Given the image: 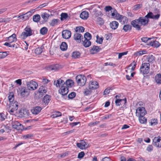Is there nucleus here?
<instances>
[{
    "instance_id": "nucleus-7",
    "label": "nucleus",
    "mask_w": 161,
    "mask_h": 161,
    "mask_svg": "<svg viewBox=\"0 0 161 161\" xmlns=\"http://www.w3.org/2000/svg\"><path fill=\"white\" fill-rule=\"evenodd\" d=\"M19 93L22 97H27L29 94L28 89L24 87H21L19 88Z\"/></svg>"
},
{
    "instance_id": "nucleus-55",
    "label": "nucleus",
    "mask_w": 161,
    "mask_h": 161,
    "mask_svg": "<svg viewBox=\"0 0 161 161\" xmlns=\"http://www.w3.org/2000/svg\"><path fill=\"white\" fill-rule=\"evenodd\" d=\"M142 4H138L135 5L133 7V10H138L142 7Z\"/></svg>"
},
{
    "instance_id": "nucleus-15",
    "label": "nucleus",
    "mask_w": 161,
    "mask_h": 161,
    "mask_svg": "<svg viewBox=\"0 0 161 161\" xmlns=\"http://www.w3.org/2000/svg\"><path fill=\"white\" fill-rule=\"evenodd\" d=\"M74 39L77 42L80 43L81 42V39H83V36L81 34L76 32L74 35Z\"/></svg>"
},
{
    "instance_id": "nucleus-21",
    "label": "nucleus",
    "mask_w": 161,
    "mask_h": 161,
    "mask_svg": "<svg viewBox=\"0 0 161 161\" xmlns=\"http://www.w3.org/2000/svg\"><path fill=\"white\" fill-rule=\"evenodd\" d=\"M42 109V108L41 107L39 106H36L35 107H33L31 109V111L33 114L36 115L40 112Z\"/></svg>"
},
{
    "instance_id": "nucleus-54",
    "label": "nucleus",
    "mask_w": 161,
    "mask_h": 161,
    "mask_svg": "<svg viewBox=\"0 0 161 161\" xmlns=\"http://www.w3.org/2000/svg\"><path fill=\"white\" fill-rule=\"evenodd\" d=\"M97 37V40L96 41V42L99 44H101L103 41V38L101 37L99 38L98 36L97 35L96 36Z\"/></svg>"
},
{
    "instance_id": "nucleus-58",
    "label": "nucleus",
    "mask_w": 161,
    "mask_h": 161,
    "mask_svg": "<svg viewBox=\"0 0 161 161\" xmlns=\"http://www.w3.org/2000/svg\"><path fill=\"white\" fill-rule=\"evenodd\" d=\"M53 115V117H57L61 116L62 114L59 111H57L55 112Z\"/></svg>"
},
{
    "instance_id": "nucleus-2",
    "label": "nucleus",
    "mask_w": 161,
    "mask_h": 161,
    "mask_svg": "<svg viewBox=\"0 0 161 161\" xmlns=\"http://www.w3.org/2000/svg\"><path fill=\"white\" fill-rule=\"evenodd\" d=\"M18 108V103L17 101H15L9 103V107L8 108V111L11 114L15 115L18 113V111H17Z\"/></svg>"
},
{
    "instance_id": "nucleus-18",
    "label": "nucleus",
    "mask_w": 161,
    "mask_h": 161,
    "mask_svg": "<svg viewBox=\"0 0 161 161\" xmlns=\"http://www.w3.org/2000/svg\"><path fill=\"white\" fill-rule=\"evenodd\" d=\"M64 81L61 79H58L57 80H55L54 82V84L57 87H61L64 86Z\"/></svg>"
},
{
    "instance_id": "nucleus-26",
    "label": "nucleus",
    "mask_w": 161,
    "mask_h": 161,
    "mask_svg": "<svg viewBox=\"0 0 161 161\" xmlns=\"http://www.w3.org/2000/svg\"><path fill=\"white\" fill-rule=\"evenodd\" d=\"M74 84V82L71 80H68L65 82L64 86L67 88L71 87Z\"/></svg>"
},
{
    "instance_id": "nucleus-6",
    "label": "nucleus",
    "mask_w": 161,
    "mask_h": 161,
    "mask_svg": "<svg viewBox=\"0 0 161 161\" xmlns=\"http://www.w3.org/2000/svg\"><path fill=\"white\" fill-rule=\"evenodd\" d=\"M77 83L80 86H84L86 82V77L84 75H79L76 77Z\"/></svg>"
},
{
    "instance_id": "nucleus-23",
    "label": "nucleus",
    "mask_w": 161,
    "mask_h": 161,
    "mask_svg": "<svg viewBox=\"0 0 161 161\" xmlns=\"http://www.w3.org/2000/svg\"><path fill=\"white\" fill-rule=\"evenodd\" d=\"M146 60L149 64H152L155 61V58L152 55H149L147 56Z\"/></svg>"
},
{
    "instance_id": "nucleus-17",
    "label": "nucleus",
    "mask_w": 161,
    "mask_h": 161,
    "mask_svg": "<svg viewBox=\"0 0 161 161\" xmlns=\"http://www.w3.org/2000/svg\"><path fill=\"white\" fill-rule=\"evenodd\" d=\"M29 114L28 110L25 109H21L18 111L17 114H19L21 117H25L28 115Z\"/></svg>"
},
{
    "instance_id": "nucleus-57",
    "label": "nucleus",
    "mask_w": 161,
    "mask_h": 161,
    "mask_svg": "<svg viewBox=\"0 0 161 161\" xmlns=\"http://www.w3.org/2000/svg\"><path fill=\"white\" fill-rule=\"evenodd\" d=\"M136 65V63L134 61L130 64L129 67L132 66L131 68V70L132 71H133L135 69Z\"/></svg>"
},
{
    "instance_id": "nucleus-42",
    "label": "nucleus",
    "mask_w": 161,
    "mask_h": 161,
    "mask_svg": "<svg viewBox=\"0 0 161 161\" xmlns=\"http://www.w3.org/2000/svg\"><path fill=\"white\" fill-rule=\"evenodd\" d=\"M67 45L65 42H62L60 45V48L62 51H64L67 49Z\"/></svg>"
},
{
    "instance_id": "nucleus-44",
    "label": "nucleus",
    "mask_w": 161,
    "mask_h": 161,
    "mask_svg": "<svg viewBox=\"0 0 161 161\" xmlns=\"http://www.w3.org/2000/svg\"><path fill=\"white\" fill-rule=\"evenodd\" d=\"M40 19V16L38 14L34 15L33 17V20L34 21L37 22H39Z\"/></svg>"
},
{
    "instance_id": "nucleus-28",
    "label": "nucleus",
    "mask_w": 161,
    "mask_h": 161,
    "mask_svg": "<svg viewBox=\"0 0 161 161\" xmlns=\"http://www.w3.org/2000/svg\"><path fill=\"white\" fill-rule=\"evenodd\" d=\"M82 41L83 45L86 47H88L91 45V42L90 40L84 39V40H83Z\"/></svg>"
},
{
    "instance_id": "nucleus-29",
    "label": "nucleus",
    "mask_w": 161,
    "mask_h": 161,
    "mask_svg": "<svg viewBox=\"0 0 161 161\" xmlns=\"http://www.w3.org/2000/svg\"><path fill=\"white\" fill-rule=\"evenodd\" d=\"M119 25L118 23L116 21H113L111 22L110 26L112 29L115 30L117 28Z\"/></svg>"
},
{
    "instance_id": "nucleus-37",
    "label": "nucleus",
    "mask_w": 161,
    "mask_h": 161,
    "mask_svg": "<svg viewBox=\"0 0 161 161\" xmlns=\"http://www.w3.org/2000/svg\"><path fill=\"white\" fill-rule=\"evenodd\" d=\"M44 46L42 45L41 47H38L36 49L35 51V53L37 54H40L42 52Z\"/></svg>"
},
{
    "instance_id": "nucleus-36",
    "label": "nucleus",
    "mask_w": 161,
    "mask_h": 161,
    "mask_svg": "<svg viewBox=\"0 0 161 161\" xmlns=\"http://www.w3.org/2000/svg\"><path fill=\"white\" fill-rule=\"evenodd\" d=\"M123 101L124 102V103H126V99L125 98L124 99H117L115 101V103L116 105L117 106H120L122 102Z\"/></svg>"
},
{
    "instance_id": "nucleus-19",
    "label": "nucleus",
    "mask_w": 161,
    "mask_h": 161,
    "mask_svg": "<svg viewBox=\"0 0 161 161\" xmlns=\"http://www.w3.org/2000/svg\"><path fill=\"white\" fill-rule=\"evenodd\" d=\"M68 91V88L64 86L61 87L59 90V92L62 95L64 96L67 95Z\"/></svg>"
},
{
    "instance_id": "nucleus-10",
    "label": "nucleus",
    "mask_w": 161,
    "mask_h": 161,
    "mask_svg": "<svg viewBox=\"0 0 161 161\" xmlns=\"http://www.w3.org/2000/svg\"><path fill=\"white\" fill-rule=\"evenodd\" d=\"M146 114V111L143 107H139L136 110V115H138V117L144 116Z\"/></svg>"
},
{
    "instance_id": "nucleus-14",
    "label": "nucleus",
    "mask_w": 161,
    "mask_h": 161,
    "mask_svg": "<svg viewBox=\"0 0 161 161\" xmlns=\"http://www.w3.org/2000/svg\"><path fill=\"white\" fill-rule=\"evenodd\" d=\"M160 16V14H157L156 15H154L152 12H149L145 16V17L147 19L150 18L158 19L159 18Z\"/></svg>"
},
{
    "instance_id": "nucleus-27",
    "label": "nucleus",
    "mask_w": 161,
    "mask_h": 161,
    "mask_svg": "<svg viewBox=\"0 0 161 161\" xmlns=\"http://www.w3.org/2000/svg\"><path fill=\"white\" fill-rule=\"evenodd\" d=\"M38 92L40 95L42 96L47 92L46 88L43 86H41L38 89Z\"/></svg>"
},
{
    "instance_id": "nucleus-60",
    "label": "nucleus",
    "mask_w": 161,
    "mask_h": 161,
    "mask_svg": "<svg viewBox=\"0 0 161 161\" xmlns=\"http://www.w3.org/2000/svg\"><path fill=\"white\" fill-rule=\"evenodd\" d=\"M12 43H10V42H6L4 44V45L10 47H14V44H12Z\"/></svg>"
},
{
    "instance_id": "nucleus-64",
    "label": "nucleus",
    "mask_w": 161,
    "mask_h": 161,
    "mask_svg": "<svg viewBox=\"0 0 161 161\" xmlns=\"http://www.w3.org/2000/svg\"><path fill=\"white\" fill-rule=\"evenodd\" d=\"M85 153L83 152H81L78 155V158H82L84 156Z\"/></svg>"
},
{
    "instance_id": "nucleus-31",
    "label": "nucleus",
    "mask_w": 161,
    "mask_h": 161,
    "mask_svg": "<svg viewBox=\"0 0 161 161\" xmlns=\"http://www.w3.org/2000/svg\"><path fill=\"white\" fill-rule=\"evenodd\" d=\"M32 14L31 12L30 11L26 13L23 14L24 17H22V19L24 20H27Z\"/></svg>"
},
{
    "instance_id": "nucleus-22",
    "label": "nucleus",
    "mask_w": 161,
    "mask_h": 161,
    "mask_svg": "<svg viewBox=\"0 0 161 161\" xmlns=\"http://www.w3.org/2000/svg\"><path fill=\"white\" fill-rule=\"evenodd\" d=\"M60 68V66L58 64L53 65L49 66V70L56 71Z\"/></svg>"
},
{
    "instance_id": "nucleus-59",
    "label": "nucleus",
    "mask_w": 161,
    "mask_h": 161,
    "mask_svg": "<svg viewBox=\"0 0 161 161\" xmlns=\"http://www.w3.org/2000/svg\"><path fill=\"white\" fill-rule=\"evenodd\" d=\"M10 20V18H1L0 19V23L2 22H7Z\"/></svg>"
},
{
    "instance_id": "nucleus-43",
    "label": "nucleus",
    "mask_w": 161,
    "mask_h": 161,
    "mask_svg": "<svg viewBox=\"0 0 161 161\" xmlns=\"http://www.w3.org/2000/svg\"><path fill=\"white\" fill-rule=\"evenodd\" d=\"M60 19L61 21L66 19L69 17L68 14L64 13H62L60 14Z\"/></svg>"
},
{
    "instance_id": "nucleus-30",
    "label": "nucleus",
    "mask_w": 161,
    "mask_h": 161,
    "mask_svg": "<svg viewBox=\"0 0 161 161\" xmlns=\"http://www.w3.org/2000/svg\"><path fill=\"white\" fill-rule=\"evenodd\" d=\"M148 45L154 46L156 47H158L160 46V44L159 42L156 41H151L148 42Z\"/></svg>"
},
{
    "instance_id": "nucleus-62",
    "label": "nucleus",
    "mask_w": 161,
    "mask_h": 161,
    "mask_svg": "<svg viewBox=\"0 0 161 161\" xmlns=\"http://www.w3.org/2000/svg\"><path fill=\"white\" fill-rule=\"evenodd\" d=\"M151 38H148L147 37H143L141 38L142 41L144 42H147Z\"/></svg>"
},
{
    "instance_id": "nucleus-48",
    "label": "nucleus",
    "mask_w": 161,
    "mask_h": 161,
    "mask_svg": "<svg viewBox=\"0 0 161 161\" xmlns=\"http://www.w3.org/2000/svg\"><path fill=\"white\" fill-rule=\"evenodd\" d=\"M92 38V35L89 32H87L84 35V39L90 40Z\"/></svg>"
},
{
    "instance_id": "nucleus-51",
    "label": "nucleus",
    "mask_w": 161,
    "mask_h": 161,
    "mask_svg": "<svg viewBox=\"0 0 161 161\" xmlns=\"http://www.w3.org/2000/svg\"><path fill=\"white\" fill-rule=\"evenodd\" d=\"M147 53V51L145 50H143L142 51H139L137 52L135 54L137 56L142 55Z\"/></svg>"
},
{
    "instance_id": "nucleus-35",
    "label": "nucleus",
    "mask_w": 161,
    "mask_h": 161,
    "mask_svg": "<svg viewBox=\"0 0 161 161\" xmlns=\"http://www.w3.org/2000/svg\"><path fill=\"white\" fill-rule=\"evenodd\" d=\"M155 80L156 82L158 84H161V74H158L155 76Z\"/></svg>"
},
{
    "instance_id": "nucleus-47",
    "label": "nucleus",
    "mask_w": 161,
    "mask_h": 161,
    "mask_svg": "<svg viewBox=\"0 0 161 161\" xmlns=\"http://www.w3.org/2000/svg\"><path fill=\"white\" fill-rule=\"evenodd\" d=\"M59 21V20L58 19H54L50 22V25L51 26H53L56 25Z\"/></svg>"
},
{
    "instance_id": "nucleus-16",
    "label": "nucleus",
    "mask_w": 161,
    "mask_h": 161,
    "mask_svg": "<svg viewBox=\"0 0 161 161\" xmlns=\"http://www.w3.org/2000/svg\"><path fill=\"white\" fill-rule=\"evenodd\" d=\"M71 36V32L70 31L68 30H64L63 31L62 36L63 38L68 39Z\"/></svg>"
},
{
    "instance_id": "nucleus-52",
    "label": "nucleus",
    "mask_w": 161,
    "mask_h": 161,
    "mask_svg": "<svg viewBox=\"0 0 161 161\" xmlns=\"http://www.w3.org/2000/svg\"><path fill=\"white\" fill-rule=\"evenodd\" d=\"M92 89H88L87 88H86L84 90V94L86 96H87L88 95H90L91 94L92 92L91 90Z\"/></svg>"
},
{
    "instance_id": "nucleus-32",
    "label": "nucleus",
    "mask_w": 161,
    "mask_h": 161,
    "mask_svg": "<svg viewBox=\"0 0 161 161\" xmlns=\"http://www.w3.org/2000/svg\"><path fill=\"white\" fill-rule=\"evenodd\" d=\"M80 53L78 51H75L73 52L72 57L73 58H77L80 57Z\"/></svg>"
},
{
    "instance_id": "nucleus-13",
    "label": "nucleus",
    "mask_w": 161,
    "mask_h": 161,
    "mask_svg": "<svg viewBox=\"0 0 161 161\" xmlns=\"http://www.w3.org/2000/svg\"><path fill=\"white\" fill-rule=\"evenodd\" d=\"M99 86L98 83L97 81H90L89 84V89L92 90H94L99 87Z\"/></svg>"
},
{
    "instance_id": "nucleus-50",
    "label": "nucleus",
    "mask_w": 161,
    "mask_h": 161,
    "mask_svg": "<svg viewBox=\"0 0 161 161\" xmlns=\"http://www.w3.org/2000/svg\"><path fill=\"white\" fill-rule=\"evenodd\" d=\"M158 123V121L156 119H153L150 120V124L151 125H155Z\"/></svg>"
},
{
    "instance_id": "nucleus-20",
    "label": "nucleus",
    "mask_w": 161,
    "mask_h": 161,
    "mask_svg": "<svg viewBox=\"0 0 161 161\" xmlns=\"http://www.w3.org/2000/svg\"><path fill=\"white\" fill-rule=\"evenodd\" d=\"M101 48L99 47L94 46L92 47L90 50V52L91 54H94L97 53L99 52Z\"/></svg>"
},
{
    "instance_id": "nucleus-1",
    "label": "nucleus",
    "mask_w": 161,
    "mask_h": 161,
    "mask_svg": "<svg viewBox=\"0 0 161 161\" xmlns=\"http://www.w3.org/2000/svg\"><path fill=\"white\" fill-rule=\"evenodd\" d=\"M145 17H140L138 19L132 20L131 22V24L137 30L141 29V26H145L148 24L149 20L146 19Z\"/></svg>"
},
{
    "instance_id": "nucleus-4",
    "label": "nucleus",
    "mask_w": 161,
    "mask_h": 161,
    "mask_svg": "<svg viewBox=\"0 0 161 161\" xmlns=\"http://www.w3.org/2000/svg\"><path fill=\"white\" fill-rule=\"evenodd\" d=\"M150 64L148 63H142L140 67V71L143 75L149 73L150 71Z\"/></svg>"
},
{
    "instance_id": "nucleus-8",
    "label": "nucleus",
    "mask_w": 161,
    "mask_h": 161,
    "mask_svg": "<svg viewBox=\"0 0 161 161\" xmlns=\"http://www.w3.org/2000/svg\"><path fill=\"white\" fill-rule=\"evenodd\" d=\"M27 86L28 90H34L36 89L38 86L37 83L33 80H31L27 83Z\"/></svg>"
},
{
    "instance_id": "nucleus-39",
    "label": "nucleus",
    "mask_w": 161,
    "mask_h": 161,
    "mask_svg": "<svg viewBox=\"0 0 161 161\" xmlns=\"http://www.w3.org/2000/svg\"><path fill=\"white\" fill-rule=\"evenodd\" d=\"M139 120L141 124H145L147 122V119L144 116H139Z\"/></svg>"
},
{
    "instance_id": "nucleus-45",
    "label": "nucleus",
    "mask_w": 161,
    "mask_h": 161,
    "mask_svg": "<svg viewBox=\"0 0 161 161\" xmlns=\"http://www.w3.org/2000/svg\"><path fill=\"white\" fill-rule=\"evenodd\" d=\"M47 29L46 27H43L40 30V33L42 35L46 34L47 32Z\"/></svg>"
},
{
    "instance_id": "nucleus-3",
    "label": "nucleus",
    "mask_w": 161,
    "mask_h": 161,
    "mask_svg": "<svg viewBox=\"0 0 161 161\" xmlns=\"http://www.w3.org/2000/svg\"><path fill=\"white\" fill-rule=\"evenodd\" d=\"M110 12L111 13V14L109 13V14H108V16L109 17H112L114 18H115L117 19H119L120 20L122 21V19H124L126 20L127 18L125 16H123L122 15H119L117 13L116 10L114 8H113L112 10Z\"/></svg>"
},
{
    "instance_id": "nucleus-34",
    "label": "nucleus",
    "mask_w": 161,
    "mask_h": 161,
    "mask_svg": "<svg viewBox=\"0 0 161 161\" xmlns=\"http://www.w3.org/2000/svg\"><path fill=\"white\" fill-rule=\"evenodd\" d=\"M131 26L130 25H124L123 27V30L125 32L130 31L131 29Z\"/></svg>"
},
{
    "instance_id": "nucleus-40",
    "label": "nucleus",
    "mask_w": 161,
    "mask_h": 161,
    "mask_svg": "<svg viewBox=\"0 0 161 161\" xmlns=\"http://www.w3.org/2000/svg\"><path fill=\"white\" fill-rule=\"evenodd\" d=\"M49 16L50 15L46 13H44L41 15L42 17L46 21H47Z\"/></svg>"
},
{
    "instance_id": "nucleus-46",
    "label": "nucleus",
    "mask_w": 161,
    "mask_h": 161,
    "mask_svg": "<svg viewBox=\"0 0 161 161\" xmlns=\"http://www.w3.org/2000/svg\"><path fill=\"white\" fill-rule=\"evenodd\" d=\"M96 21L97 23L100 25H103L104 23V21L103 19L99 17L97 18Z\"/></svg>"
},
{
    "instance_id": "nucleus-38",
    "label": "nucleus",
    "mask_w": 161,
    "mask_h": 161,
    "mask_svg": "<svg viewBox=\"0 0 161 161\" xmlns=\"http://www.w3.org/2000/svg\"><path fill=\"white\" fill-rule=\"evenodd\" d=\"M84 28L81 26H77L75 29V30L76 32H83L84 31Z\"/></svg>"
},
{
    "instance_id": "nucleus-41",
    "label": "nucleus",
    "mask_w": 161,
    "mask_h": 161,
    "mask_svg": "<svg viewBox=\"0 0 161 161\" xmlns=\"http://www.w3.org/2000/svg\"><path fill=\"white\" fill-rule=\"evenodd\" d=\"M8 98L10 103L14 102V94L13 92H10L8 96Z\"/></svg>"
},
{
    "instance_id": "nucleus-12",
    "label": "nucleus",
    "mask_w": 161,
    "mask_h": 161,
    "mask_svg": "<svg viewBox=\"0 0 161 161\" xmlns=\"http://www.w3.org/2000/svg\"><path fill=\"white\" fill-rule=\"evenodd\" d=\"M153 142L154 146L158 147H161V137H155L153 140Z\"/></svg>"
},
{
    "instance_id": "nucleus-56",
    "label": "nucleus",
    "mask_w": 161,
    "mask_h": 161,
    "mask_svg": "<svg viewBox=\"0 0 161 161\" xmlns=\"http://www.w3.org/2000/svg\"><path fill=\"white\" fill-rule=\"evenodd\" d=\"M75 93L74 92H72L68 95V97L69 99H72L75 97Z\"/></svg>"
},
{
    "instance_id": "nucleus-33",
    "label": "nucleus",
    "mask_w": 161,
    "mask_h": 161,
    "mask_svg": "<svg viewBox=\"0 0 161 161\" xmlns=\"http://www.w3.org/2000/svg\"><path fill=\"white\" fill-rule=\"evenodd\" d=\"M50 96L46 95H45L43 99V102L45 103V104H47L48 103H49L50 101Z\"/></svg>"
},
{
    "instance_id": "nucleus-25",
    "label": "nucleus",
    "mask_w": 161,
    "mask_h": 161,
    "mask_svg": "<svg viewBox=\"0 0 161 161\" xmlns=\"http://www.w3.org/2000/svg\"><path fill=\"white\" fill-rule=\"evenodd\" d=\"M7 38L8 39V42H10V43H11L17 40L16 35L15 34H13Z\"/></svg>"
},
{
    "instance_id": "nucleus-53",
    "label": "nucleus",
    "mask_w": 161,
    "mask_h": 161,
    "mask_svg": "<svg viewBox=\"0 0 161 161\" xmlns=\"http://www.w3.org/2000/svg\"><path fill=\"white\" fill-rule=\"evenodd\" d=\"M8 55L6 52H0V58H3L6 57Z\"/></svg>"
},
{
    "instance_id": "nucleus-9",
    "label": "nucleus",
    "mask_w": 161,
    "mask_h": 161,
    "mask_svg": "<svg viewBox=\"0 0 161 161\" xmlns=\"http://www.w3.org/2000/svg\"><path fill=\"white\" fill-rule=\"evenodd\" d=\"M76 146L81 149H85L89 147L88 143L86 142L84 140H81L80 142L77 143Z\"/></svg>"
},
{
    "instance_id": "nucleus-24",
    "label": "nucleus",
    "mask_w": 161,
    "mask_h": 161,
    "mask_svg": "<svg viewBox=\"0 0 161 161\" xmlns=\"http://www.w3.org/2000/svg\"><path fill=\"white\" fill-rule=\"evenodd\" d=\"M80 17L83 19H86L89 17V13L86 11H84L80 14Z\"/></svg>"
},
{
    "instance_id": "nucleus-5",
    "label": "nucleus",
    "mask_w": 161,
    "mask_h": 161,
    "mask_svg": "<svg viewBox=\"0 0 161 161\" xmlns=\"http://www.w3.org/2000/svg\"><path fill=\"white\" fill-rule=\"evenodd\" d=\"M32 34L33 32L32 30L29 26H27L24 29V31L21 34L20 37L21 38L25 39Z\"/></svg>"
},
{
    "instance_id": "nucleus-63",
    "label": "nucleus",
    "mask_w": 161,
    "mask_h": 161,
    "mask_svg": "<svg viewBox=\"0 0 161 161\" xmlns=\"http://www.w3.org/2000/svg\"><path fill=\"white\" fill-rule=\"evenodd\" d=\"M110 90H112V89H111L109 87L106 88L104 92V95H105L108 94L110 92Z\"/></svg>"
},
{
    "instance_id": "nucleus-11",
    "label": "nucleus",
    "mask_w": 161,
    "mask_h": 161,
    "mask_svg": "<svg viewBox=\"0 0 161 161\" xmlns=\"http://www.w3.org/2000/svg\"><path fill=\"white\" fill-rule=\"evenodd\" d=\"M12 126L13 128L18 130H22V125L17 121H13L12 123Z\"/></svg>"
},
{
    "instance_id": "nucleus-49",
    "label": "nucleus",
    "mask_w": 161,
    "mask_h": 161,
    "mask_svg": "<svg viewBox=\"0 0 161 161\" xmlns=\"http://www.w3.org/2000/svg\"><path fill=\"white\" fill-rule=\"evenodd\" d=\"M113 8H112L110 6H106L104 8V9L106 12V13L107 14H109L110 13V12L112 10V9Z\"/></svg>"
},
{
    "instance_id": "nucleus-61",
    "label": "nucleus",
    "mask_w": 161,
    "mask_h": 161,
    "mask_svg": "<svg viewBox=\"0 0 161 161\" xmlns=\"http://www.w3.org/2000/svg\"><path fill=\"white\" fill-rule=\"evenodd\" d=\"M6 117L5 114L3 113H0V120L3 121L4 120Z\"/></svg>"
}]
</instances>
